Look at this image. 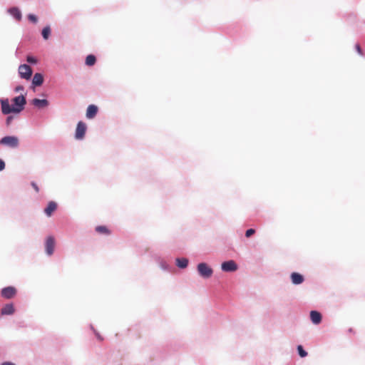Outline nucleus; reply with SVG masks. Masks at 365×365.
Listing matches in <instances>:
<instances>
[{
    "label": "nucleus",
    "mask_w": 365,
    "mask_h": 365,
    "mask_svg": "<svg viewBox=\"0 0 365 365\" xmlns=\"http://www.w3.org/2000/svg\"><path fill=\"white\" fill-rule=\"evenodd\" d=\"M355 48H356V50L357 51V52L361 54V49L360 45L359 44H356Z\"/></svg>",
    "instance_id": "nucleus-28"
},
{
    "label": "nucleus",
    "mask_w": 365,
    "mask_h": 365,
    "mask_svg": "<svg viewBox=\"0 0 365 365\" xmlns=\"http://www.w3.org/2000/svg\"><path fill=\"white\" fill-rule=\"evenodd\" d=\"M11 108H16V106H14V104L12 103V104H11Z\"/></svg>",
    "instance_id": "nucleus-32"
},
{
    "label": "nucleus",
    "mask_w": 365,
    "mask_h": 365,
    "mask_svg": "<svg viewBox=\"0 0 365 365\" xmlns=\"http://www.w3.org/2000/svg\"><path fill=\"white\" fill-rule=\"evenodd\" d=\"M9 13L12 15L17 21L21 19V12L17 7H12L9 9Z\"/></svg>",
    "instance_id": "nucleus-14"
},
{
    "label": "nucleus",
    "mask_w": 365,
    "mask_h": 365,
    "mask_svg": "<svg viewBox=\"0 0 365 365\" xmlns=\"http://www.w3.org/2000/svg\"><path fill=\"white\" fill-rule=\"evenodd\" d=\"M11 102L16 106V108H11L9 99H4L1 101V108L3 114L8 115L9 113H19L24 108L26 103V98L24 96L21 95L14 98Z\"/></svg>",
    "instance_id": "nucleus-1"
},
{
    "label": "nucleus",
    "mask_w": 365,
    "mask_h": 365,
    "mask_svg": "<svg viewBox=\"0 0 365 365\" xmlns=\"http://www.w3.org/2000/svg\"><path fill=\"white\" fill-rule=\"evenodd\" d=\"M42 36L44 39L47 40L51 34V28L49 26L44 27L42 30Z\"/></svg>",
    "instance_id": "nucleus-19"
},
{
    "label": "nucleus",
    "mask_w": 365,
    "mask_h": 365,
    "mask_svg": "<svg viewBox=\"0 0 365 365\" xmlns=\"http://www.w3.org/2000/svg\"><path fill=\"white\" fill-rule=\"evenodd\" d=\"M14 119V117L10 115V116H8L6 120V123L7 125H9L11 124V123L12 122Z\"/></svg>",
    "instance_id": "nucleus-25"
},
{
    "label": "nucleus",
    "mask_w": 365,
    "mask_h": 365,
    "mask_svg": "<svg viewBox=\"0 0 365 365\" xmlns=\"http://www.w3.org/2000/svg\"><path fill=\"white\" fill-rule=\"evenodd\" d=\"M97 112H98L97 106H96L94 105H90V106H88L87 110H86V117L88 118H93L96 116Z\"/></svg>",
    "instance_id": "nucleus-12"
},
{
    "label": "nucleus",
    "mask_w": 365,
    "mask_h": 365,
    "mask_svg": "<svg viewBox=\"0 0 365 365\" xmlns=\"http://www.w3.org/2000/svg\"><path fill=\"white\" fill-rule=\"evenodd\" d=\"M291 279H292V282L294 284H300L304 280V277L302 274H300L299 273H297V272L292 273V274H291Z\"/></svg>",
    "instance_id": "nucleus-9"
},
{
    "label": "nucleus",
    "mask_w": 365,
    "mask_h": 365,
    "mask_svg": "<svg viewBox=\"0 0 365 365\" xmlns=\"http://www.w3.org/2000/svg\"><path fill=\"white\" fill-rule=\"evenodd\" d=\"M16 294V289L14 287H6L1 289V295L5 299H11Z\"/></svg>",
    "instance_id": "nucleus-5"
},
{
    "label": "nucleus",
    "mask_w": 365,
    "mask_h": 365,
    "mask_svg": "<svg viewBox=\"0 0 365 365\" xmlns=\"http://www.w3.org/2000/svg\"><path fill=\"white\" fill-rule=\"evenodd\" d=\"M5 168L4 162L0 159V171L3 170Z\"/></svg>",
    "instance_id": "nucleus-27"
},
{
    "label": "nucleus",
    "mask_w": 365,
    "mask_h": 365,
    "mask_svg": "<svg viewBox=\"0 0 365 365\" xmlns=\"http://www.w3.org/2000/svg\"><path fill=\"white\" fill-rule=\"evenodd\" d=\"M310 318L312 322L315 324H319L322 321V315L317 311H312L310 312Z\"/></svg>",
    "instance_id": "nucleus-13"
},
{
    "label": "nucleus",
    "mask_w": 365,
    "mask_h": 365,
    "mask_svg": "<svg viewBox=\"0 0 365 365\" xmlns=\"http://www.w3.org/2000/svg\"><path fill=\"white\" fill-rule=\"evenodd\" d=\"M15 309L13 304H6L1 311L2 315H10L14 313Z\"/></svg>",
    "instance_id": "nucleus-10"
},
{
    "label": "nucleus",
    "mask_w": 365,
    "mask_h": 365,
    "mask_svg": "<svg viewBox=\"0 0 365 365\" xmlns=\"http://www.w3.org/2000/svg\"><path fill=\"white\" fill-rule=\"evenodd\" d=\"M176 262L177 266L180 268H185L188 264V260L186 258H178Z\"/></svg>",
    "instance_id": "nucleus-16"
},
{
    "label": "nucleus",
    "mask_w": 365,
    "mask_h": 365,
    "mask_svg": "<svg viewBox=\"0 0 365 365\" xmlns=\"http://www.w3.org/2000/svg\"><path fill=\"white\" fill-rule=\"evenodd\" d=\"M26 60L28 63L31 64H36L37 63V59L34 56H29Z\"/></svg>",
    "instance_id": "nucleus-22"
},
{
    "label": "nucleus",
    "mask_w": 365,
    "mask_h": 365,
    "mask_svg": "<svg viewBox=\"0 0 365 365\" xmlns=\"http://www.w3.org/2000/svg\"><path fill=\"white\" fill-rule=\"evenodd\" d=\"M86 131V125L82 121H79L77 124L76 129L75 137L78 140H81L84 138Z\"/></svg>",
    "instance_id": "nucleus-4"
},
{
    "label": "nucleus",
    "mask_w": 365,
    "mask_h": 365,
    "mask_svg": "<svg viewBox=\"0 0 365 365\" xmlns=\"http://www.w3.org/2000/svg\"><path fill=\"white\" fill-rule=\"evenodd\" d=\"M96 61V58L94 55L90 54L86 58V64L88 66H93Z\"/></svg>",
    "instance_id": "nucleus-17"
},
{
    "label": "nucleus",
    "mask_w": 365,
    "mask_h": 365,
    "mask_svg": "<svg viewBox=\"0 0 365 365\" xmlns=\"http://www.w3.org/2000/svg\"><path fill=\"white\" fill-rule=\"evenodd\" d=\"M96 231L103 235H110V230L107 228V227L103 225L97 226L96 227Z\"/></svg>",
    "instance_id": "nucleus-18"
},
{
    "label": "nucleus",
    "mask_w": 365,
    "mask_h": 365,
    "mask_svg": "<svg viewBox=\"0 0 365 365\" xmlns=\"http://www.w3.org/2000/svg\"><path fill=\"white\" fill-rule=\"evenodd\" d=\"M221 267L224 272H234L237 270V265L233 260H229L223 262Z\"/></svg>",
    "instance_id": "nucleus-7"
},
{
    "label": "nucleus",
    "mask_w": 365,
    "mask_h": 365,
    "mask_svg": "<svg viewBox=\"0 0 365 365\" xmlns=\"http://www.w3.org/2000/svg\"><path fill=\"white\" fill-rule=\"evenodd\" d=\"M297 350H298L299 354L301 357H305L307 355V351L304 350L302 346L299 345L297 346Z\"/></svg>",
    "instance_id": "nucleus-21"
},
{
    "label": "nucleus",
    "mask_w": 365,
    "mask_h": 365,
    "mask_svg": "<svg viewBox=\"0 0 365 365\" xmlns=\"http://www.w3.org/2000/svg\"><path fill=\"white\" fill-rule=\"evenodd\" d=\"M1 365H15V364L11 362H4V363L1 364Z\"/></svg>",
    "instance_id": "nucleus-30"
},
{
    "label": "nucleus",
    "mask_w": 365,
    "mask_h": 365,
    "mask_svg": "<svg viewBox=\"0 0 365 365\" xmlns=\"http://www.w3.org/2000/svg\"><path fill=\"white\" fill-rule=\"evenodd\" d=\"M98 338L100 340H103V339L101 337V336H98Z\"/></svg>",
    "instance_id": "nucleus-33"
},
{
    "label": "nucleus",
    "mask_w": 365,
    "mask_h": 365,
    "mask_svg": "<svg viewBox=\"0 0 365 365\" xmlns=\"http://www.w3.org/2000/svg\"><path fill=\"white\" fill-rule=\"evenodd\" d=\"M46 252L48 255H51L53 253L55 247V239L52 236H49L46 240Z\"/></svg>",
    "instance_id": "nucleus-6"
},
{
    "label": "nucleus",
    "mask_w": 365,
    "mask_h": 365,
    "mask_svg": "<svg viewBox=\"0 0 365 365\" xmlns=\"http://www.w3.org/2000/svg\"><path fill=\"white\" fill-rule=\"evenodd\" d=\"M31 103L38 108H45L48 106V101L46 99L34 98L32 100Z\"/></svg>",
    "instance_id": "nucleus-11"
},
{
    "label": "nucleus",
    "mask_w": 365,
    "mask_h": 365,
    "mask_svg": "<svg viewBox=\"0 0 365 365\" xmlns=\"http://www.w3.org/2000/svg\"><path fill=\"white\" fill-rule=\"evenodd\" d=\"M22 88H23L22 87H18V88H16V91L21 90Z\"/></svg>",
    "instance_id": "nucleus-31"
},
{
    "label": "nucleus",
    "mask_w": 365,
    "mask_h": 365,
    "mask_svg": "<svg viewBox=\"0 0 365 365\" xmlns=\"http://www.w3.org/2000/svg\"><path fill=\"white\" fill-rule=\"evenodd\" d=\"M56 209L57 204L53 201H51L45 208L44 212L48 217H50Z\"/></svg>",
    "instance_id": "nucleus-8"
},
{
    "label": "nucleus",
    "mask_w": 365,
    "mask_h": 365,
    "mask_svg": "<svg viewBox=\"0 0 365 365\" xmlns=\"http://www.w3.org/2000/svg\"><path fill=\"white\" fill-rule=\"evenodd\" d=\"M255 233V230L251 228L246 231L245 236H246V237L248 238V237H250L252 235H253Z\"/></svg>",
    "instance_id": "nucleus-23"
},
{
    "label": "nucleus",
    "mask_w": 365,
    "mask_h": 365,
    "mask_svg": "<svg viewBox=\"0 0 365 365\" xmlns=\"http://www.w3.org/2000/svg\"><path fill=\"white\" fill-rule=\"evenodd\" d=\"M31 185L34 187V189L36 190V192H38L39 191L38 186L37 185V184L36 182H32L31 183Z\"/></svg>",
    "instance_id": "nucleus-26"
},
{
    "label": "nucleus",
    "mask_w": 365,
    "mask_h": 365,
    "mask_svg": "<svg viewBox=\"0 0 365 365\" xmlns=\"http://www.w3.org/2000/svg\"><path fill=\"white\" fill-rule=\"evenodd\" d=\"M43 78L41 73H36L33 78L32 83L34 85L39 86L43 83Z\"/></svg>",
    "instance_id": "nucleus-15"
},
{
    "label": "nucleus",
    "mask_w": 365,
    "mask_h": 365,
    "mask_svg": "<svg viewBox=\"0 0 365 365\" xmlns=\"http://www.w3.org/2000/svg\"><path fill=\"white\" fill-rule=\"evenodd\" d=\"M0 144L15 148L19 146V138L16 136H5L1 139Z\"/></svg>",
    "instance_id": "nucleus-3"
},
{
    "label": "nucleus",
    "mask_w": 365,
    "mask_h": 365,
    "mask_svg": "<svg viewBox=\"0 0 365 365\" xmlns=\"http://www.w3.org/2000/svg\"><path fill=\"white\" fill-rule=\"evenodd\" d=\"M28 19H29V21H31V22L36 24L37 22V17L34 15V14H29L28 15Z\"/></svg>",
    "instance_id": "nucleus-24"
},
{
    "label": "nucleus",
    "mask_w": 365,
    "mask_h": 365,
    "mask_svg": "<svg viewBox=\"0 0 365 365\" xmlns=\"http://www.w3.org/2000/svg\"><path fill=\"white\" fill-rule=\"evenodd\" d=\"M197 271L201 277L206 279L210 278L213 273L212 269L204 262L198 264Z\"/></svg>",
    "instance_id": "nucleus-2"
},
{
    "label": "nucleus",
    "mask_w": 365,
    "mask_h": 365,
    "mask_svg": "<svg viewBox=\"0 0 365 365\" xmlns=\"http://www.w3.org/2000/svg\"><path fill=\"white\" fill-rule=\"evenodd\" d=\"M33 70H26L24 72H20V76L21 78L29 80L31 78Z\"/></svg>",
    "instance_id": "nucleus-20"
},
{
    "label": "nucleus",
    "mask_w": 365,
    "mask_h": 365,
    "mask_svg": "<svg viewBox=\"0 0 365 365\" xmlns=\"http://www.w3.org/2000/svg\"><path fill=\"white\" fill-rule=\"evenodd\" d=\"M19 68H31L27 64H21L19 66Z\"/></svg>",
    "instance_id": "nucleus-29"
}]
</instances>
